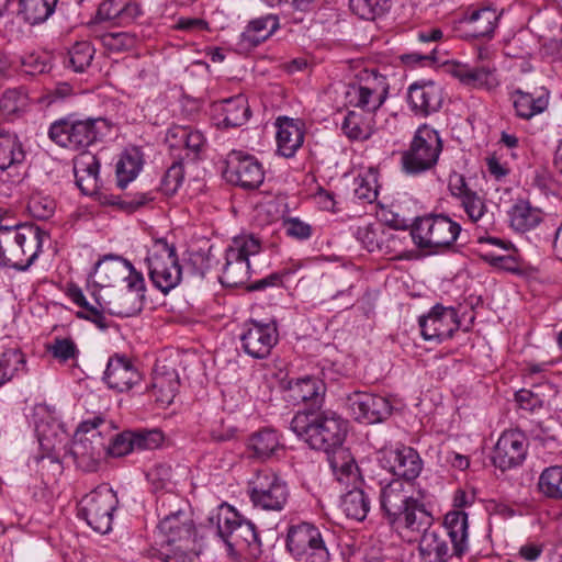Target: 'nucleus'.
Returning <instances> with one entry per match:
<instances>
[{
	"label": "nucleus",
	"instance_id": "obj_1",
	"mask_svg": "<svg viewBox=\"0 0 562 562\" xmlns=\"http://www.w3.org/2000/svg\"><path fill=\"white\" fill-rule=\"evenodd\" d=\"M347 102L360 108L366 113L349 111L345 116L341 130L353 140H366L374 131L373 113L381 108L389 94V83L384 76L375 71H366L358 82L348 85Z\"/></svg>",
	"mask_w": 562,
	"mask_h": 562
},
{
	"label": "nucleus",
	"instance_id": "obj_2",
	"mask_svg": "<svg viewBox=\"0 0 562 562\" xmlns=\"http://www.w3.org/2000/svg\"><path fill=\"white\" fill-rule=\"evenodd\" d=\"M290 426L312 449L326 454L339 449L348 432V420L331 409L300 411Z\"/></svg>",
	"mask_w": 562,
	"mask_h": 562
},
{
	"label": "nucleus",
	"instance_id": "obj_3",
	"mask_svg": "<svg viewBox=\"0 0 562 562\" xmlns=\"http://www.w3.org/2000/svg\"><path fill=\"white\" fill-rule=\"evenodd\" d=\"M380 505L392 526L420 531L431 524L432 517L419 497L414 496L413 484L393 479L381 487Z\"/></svg>",
	"mask_w": 562,
	"mask_h": 562
},
{
	"label": "nucleus",
	"instance_id": "obj_4",
	"mask_svg": "<svg viewBox=\"0 0 562 562\" xmlns=\"http://www.w3.org/2000/svg\"><path fill=\"white\" fill-rule=\"evenodd\" d=\"M46 232L34 224L0 225V266L27 270L42 251Z\"/></svg>",
	"mask_w": 562,
	"mask_h": 562
},
{
	"label": "nucleus",
	"instance_id": "obj_5",
	"mask_svg": "<svg viewBox=\"0 0 562 562\" xmlns=\"http://www.w3.org/2000/svg\"><path fill=\"white\" fill-rule=\"evenodd\" d=\"M461 226L445 214H428L417 217L411 235L420 249L429 255L439 254L450 248L460 235Z\"/></svg>",
	"mask_w": 562,
	"mask_h": 562
},
{
	"label": "nucleus",
	"instance_id": "obj_6",
	"mask_svg": "<svg viewBox=\"0 0 562 562\" xmlns=\"http://www.w3.org/2000/svg\"><path fill=\"white\" fill-rule=\"evenodd\" d=\"M178 516L161 518L157 527V543L161 548L160 560L162 562H186L187 551L194 542V525L188 513H180Z\"/></svg>",
	"mask_w": 562,
	"mask_h": 562
},
{
	"label": "nucleus",
	"instance_id": "obj_7",
	"mask_svg": "<svg viewBox=\"0 0 562 562\" xmlns=\"http://www.w3.org/2000/svg\"><path fill=\"white\" fill-rule=\"evenodd\" d=\"M109 428L101 417L83 420L79 424L75 434L70 456L77 468L85 472H95L103 454H105L106 441L99 427Z\"/></svg>",
	"mask_w": 562,
	"mask_h": 562
},
{
	"label": "nucleus",
	"instance_id": "obj_8",
	"mask_svg": "<svg viewBox=\"0 0 562 562\" xmlns=\"http://www.w3.org/2000/svg\"><path fill=\"white\" fill-rule=\"evenodd\" d=\"M100 124H106L104 119L78 120L68 115L54 121L47 132L48 138L61 148L79 150L94 144L101 135Z\"/></svg>",
	"mask_w": 562,
	"mask_h": 562
},
{
	"label": "nucleus",
	"instance_id": "obj_9",
	"mask_svg": "<svg viewBox=\"0 0 562 562\" xmlns=\"http://www.w3.org/2000/svg\"><path fill=\"white\" fill-rule=\"evenodd\" d=\"M441 151L439 133L423 124L415 132L409 149L402 155L403 170L408 175L425 172L436 166Z\"/></svg>",
	"mask_w": 562,
	"mask_h": 562
},
{
	"label": "nucleus",
	"instance_id": "obj_10",
	"mask_svg": "<svg viewBox=\"0 0 562 562\" xmlns=\"http://www.w3.org/2000/svg\"><path fill=\"white\" fill-rule=\"evenodd\" d=\"M261 244L254 235L233 238L225 251V265L220 282L227 288L241 286L250 277L249 257L259 254Z\"/></svg>",
	"mask_w": 562,
	"mask_h": 562
},
{
	"label": "nucleus",
	"instance_id": "obj_11",
	"mask_svg": "<svg viewBox=\"0 0 562 562\" xmlns=\"http://www.w3.org/2000/svg\"><path fill=\"white\" fill-rule=\"evenodd\" d=\"M314 525L302 522L290 527L286 537V548L290 553L302 562H328L329 551L327 548V538Z\"/></svg>",
	"mask_w": 562,
	"mask_h": 562
},
{
	"label": "nucleus",
	"instance_id": "obj_12",
	"mask_svg": "<svg viewBox=\"0 0 562 562\" xmlns=\"http://www.w3.org/2000/svg\"><path fill=\"white\" fill-rule=\"evenodd\" d=\"M156 248L146 258L148 274L153 284L166 294L180 283L182 270L173 245L165 239H157Z\"/></svg>",
	"mask_w": 562,
	"mask_h": 562
},
{
	"label": "nucleus",
	"instance_id": "obj_13",
	"mask_svg": "<svg viewBox=\"0 0 562 562\" xmlns=\"http://www.w3.org/2000/svg\"><path fill=\"white\" fill-rule=\"evenodd\" d=\"M117 503L115 492L108 485H101L82 498L79 515L94 531L104 535L112 529Z\"/></svg>",
	"mask_w": 562,
	"mask_h": 562
},
{
	"label": "nucleus",
	"instance_id": "obj_14",
	"mask_svg": "<svg viewBox=\"0 0 562 562\" xmlns=\"http://www.w3.org/2000/svg\"><path fill=\"white\" fill-rule=\"evenodd\" d=\"M217 535L229 551L258 543L255 525L245 519L232 506H221L216 515Z\"/></svg>",
	"mask_w": 562,
	"mask_h": 562
},
{
	"label": "nucleus",
	"instance_id": "obj_15",
	"mask_svg": "<svg viewBox=\"0 0 562 562\" xmlns=\"http://www.w3.org/2000/svg\"><path fill=\"white\" fill-rule=\"evenodd\" d=\"M248 494L256 507L280 512L288 502L289 488L274 472L261 470L249 481Z\"/></svg>",
	"mask_w": 562,
	"mask_h": 562
},
{
	"label": "nucleus",
	"instance_id": "obj_16",
	"mask_svg": "<svg viewBox=\"0 0 562 562\" xmlns=\"http://www.w3.org/2000/svg\"><path fill=\"white\" fill-rule=\"evenodd\" d=\"M346 406L355 420L367 425L383 423L393 412V406L386 397L361 391L348 394Z\"/></svg>",
	"mask_w": 562,
	"mask_h": 562
},
{
	"label": "nucleus",
	"instance_id": "obj_17",
	"mask_svg": "<svg viewBox=\"0 0 562 562\" xmlns=\"http://www.w3.org/2000/svg\"><path fill=\"white\" fill-rule=\"evenodd\" d=\"M279 340L277 323L274 321L260 322L249 319L244 325L240 335L243 350L255 359H265Z\"/></svg>",
	"mask_w": 562,
	"mask_h": 562
},
{
	"label": "nucleus",
	"instance_id": "obj_18",
	"mask_svg": "<svg viewBox=\"0 0 562 562\" xmlns=\"http://www.w3.org/2000/svg\"><path fill=\"white\" fill-rule=\"evenodd\" d=\"M26 151L16 134L0 132V183L18 184L23 179L22 169Z\"/></svg>",
	"mask_w": 562,
	"mask_h": 562
},
{
	"label": "nucleus",
	"instance_id": "obj_19",
	"mask_svg": "<svg viewBox=\"0 0 562 562\" xmlns=\"http://www.w3.org/2000/svg\"><path fill=\"white\" fill-rule=\"evenodd\" d=\"M418 324L425 340L442 341L459 329L458 313L453 307L436 304L427 315L419 317Z\"/></svg>",
	"mask_w": 562,
	"mask_h": 562
},
{
	"label": "nucleus",
	"instance_id": "obj_20",
	"mask_svg": "<svg viewBox=\"0 0 562 562\" xmlns=\"http://www.w3.org/2000/svg\"><path fill=\"white\" fill-rule=\"evenodd\" d=\"M379 460L384 469L397 476L396 479L409 483L419 475L423 469V461L412 447L401 446L394 449H384L381 451Z\"/></svg>",
	"mask_w": 562,
	"mask_h": 562
},
{
	"label": "nucleus",
	"instance_id": "obj_21",
	"mask_svg": "<svg viewBox=\"0 0 562 562\" xmlns=\"http://www.w3.org/2000/svg\"><path fill=\"white\" fill-rule=\"evenodd\" d=\"M527 456V439L519 430H507L498 438L492 456L493 464L506 471L519 467Z\"/></svg>",
	"mask_w": 562,
	"mask_h": 562
},
{
	"label": "nucleus",
	"instance_id": "obj_22",
	"mask_svg": "<svg viewBox=\"0 0 562 562\" xmlns=\"http://www.w3.org/2000/svg\"><path fill=\"white\" fill-rule=\"evenodd\" d=\"M407 100L415 115L426 117L441 109L443 89L432 80L416 81L408 87Z\"/></svg>",
	"mask_w": 562,
	"mask_h": 562
},
{
	"label": "nucleus",
	"instance_id": "obj_23",
	"mask_svg": "<svg viewBox=\"0 0 562 562\" xmlns=\"http://www.w3.org/2000/svg\"><path fill=\"white\" fill-rule=\"evenodd\" d=\"M95 272L104 274L108 280H115L124 276L127 291L137 292L139 300L145 297V280L140 272L136 271L134 266L127 259L120 256L109 255L95 265Z\"/></svg>",
	"mask_w": 562,
	"mask_h": 562
},
{
	"label": "nucleus",
	"instance_id": "obj_24",
	"mask_svg": "<svg viewBox=\"0 0 562 562\" xmlns=\"http://www.w3.org/2000/svg\"><path fill=\"white\" fill-rule=\"evenodd\" d=\"M99 305L103 312L119 317H131L138 314L143 308V301L137 292L112 286L99 289Z\"/></svg>",
	"mask_w": 562,
	"mask_h": 562
},
{
	"label": "nucleus",
	"instance_id": "obj_25",
	"mask_svg": "<svg viewBox=\"0 0 562 562\" xmlns=\"http://www.w3.org/2000/svg\"><path fill=\"white\" fill-rule=\"evenodd\" d=\"M142 376L132 361L125 356L115 353L106 363L102 380L109 389L125 392L140 381Z\"/></svg>",
	"mask_w": 562,
	"mask_h": 562
},
{
	"label": "nucleus",
	"instance_id": "obj_26",
	"mask_svg": "<svg viewBox=\"0 0 562 562\" xmlns=\"http://www.w3.org/2000/svg\"><path fill=\"white\" fill-rule=\"evenodd\" d=\"M235 159L236 162L233 159L227 162L226 178L244 189L258 188L265 179L261 164L252 156H241L240 154H237Z\"/></svg>",
	"mask_w": 562,
	"mask_h": 562
},
{
	"label": "nucleus",
	"instance_id": "obj_27",
	"mask_svg": "<svg viewBox=\"0 0 562 562\" xmlns=\"http://www.w3.org/2000/svg\"><path fill=\"white\" fill-rule=\"evenodd\" d=\"M425 530L419 541L418 550L420 558L425 562H448L453 557H462L463 554L454 549L447 533L440 530Z\"/></svg>",
	"mask_w": 562,
	"mask_h": 562
},
{
	"label": "nucleus",
	"instance_id": "obj_28",
	"mask_svg": "<svg viewBox=\"0 0 562 562\" xmlns=\"http://www.w3.org/2000/svg\"><path fill=\"white\" fill-rule=\"evenodd\" d=\"M289 397L292 402L305 403L311 405L308 409H322L326 384L324 381L314 375H305L289 382Z\"/></svg>",
	"mask_w": 562,
	"mask_h": 562
},
{
	"label": "nucleus",
	"instance_id": "obj_29",
	"mask_svg": "<svg viewBox=\"0 0 562 562\" xmlns=\"http://www.w3.org/2000/svg\"><path fill=\"white\" fill-rule=\"evenodd\" d=\"M447 71L462 85L471 88L492 89L498 85L495 68L490 64L470 66L468 64L453 61L447 65Z\"/></svg>",
	"mask_w": 562,
	"mask_h": 562
},
{
	"label": "nucleus",
	"instance_id": "obj_30",
	"mask_svg": "<svg viewBox=\"0 0 562 562\" xmlns=\"http://www.w3.org/2000/svg\"><path fill=\"white\" fill-rule=\"evenodd\" d=\"M217 125L228 128L244 125L250 116V108L245 95L238 94L213 104Z\"/></svg>",
	"mask_w": 562,
	"mask_h": 562
},
{
	"label": "nucleus",
	"instance_id": "obj_31",
	"mask_svg": "<svg viewBox=\"0 0 562 562\" xmlns=\"http://www.w3.org/2000/svg\"><path fill=\"white\" fill-rule=\"evenodd\" d=\"M276 126L278 153L285 158L294 157L304 142L303 123L300 120L279 116Z\"/></svg>",
	"mask_w": 562,
	"mask_h": 562
},
{
	"label": "nucleus",
	"instance_id": "obj_32",
	"mask_svg": "<svg viewBox=\"0 0 562 562\" xmlns=\"http://www.w3.org/2000/svg\"><path fill=\"white\" fill-rule=\"evenodd\" d=\"M477 243L480 245V256L484 261L507 271L516 270L517 262L510 254L514 250L512 244L495 237H480Z\"/></svg>",
	"mask_w": 562,
	"mask_h": 562
},
{
	"label": "nucleus",
	"instance_id": "obj_33",
	"mask_svg": "<svg viewBox=\"0 0 562 562\" xmlns=\"http://www.w3.org/2000/svg\"><path fill=\"white\" fill-rule=\"evenodd\" d=\"M442 533L459 552L464 554L469 549V516L464 510L452 509L445 515Z\"/></svg>",
	"mask_w": 562,
	"mask_h": 562
},
{
	"label": "nucleus",
	"instance_id": "obj_34",
	"mask_svg": "<svg viewBox=\"0 0 562 562\" xmlns=\"http://www.w3.org/2000/svg\"><path fill=\"white\" fill-rule=\"evenodd\" d=\"M68 296L76 305L81 307V311L77 312V317L93 323L101 330H105L110 327V322L105 316L106 313L103 312L102 306L99 305V290L92 293L94 303L89 302L78 286L69 288Z\"/></svg>",
	"mask_w": 562,
	"mask_h": 562
},
{
	"label": "nucleus",
	"instance_id": "obj_35",
	"mask_svg": "<svg viewBox=\"0 0 562 562\" xmlns=\"http://www.w3.org/2000/svg\"><path fill=\"white\" fill-rule=\"evenodd\" d=\"M99 170V159L90 153H82L75 159L74 173L76 183L85 194H92L97 191Z\"/></svg>",
	"mask_w": 562,
	"mask_h": 562
},
{
	"label": "nucleus",
	"instance_id": "obj_36",
	"mask_svg": "<svg viewBox=\"0 0 562 562\" xmlns=\"http://www.w3.org/2000/svg\"><path fill=\"white\" fill-rule=\"evenodd\" d=\"M542 220V211L524 199L517 200L508 210L509 226L518 233L536 228Z\"/></svg>",
	"mask_w": 562,
	"mask_h": 562
},
{
	"label": "nucleus",
	"instance_id": "obj_37",
	"mask_svg": "<svg viewBox=\"0 0 562 562\" xmlns=\"http://www.w3.org/2000/svg\"><path fill=\"white\" fill-rule=\"evenodd\" d=\"M142 14L139 5L130 0H104L98 8L97 20L99 22L116 21L117 23H131Z\"/></svg>",
	"mask_w": 562,
	"mask_h": 562
},
{
	"label": "nucleus",
	"instance_id": "obj_38",
	"mask_svg": "<svg viewBox=\"0 0 562 562\" xmlns=\"http://www.w3.org/2000/svg\"><path fill=\"white\" fill-rule=\"evenodd\" d=\"M180 386L179 375L175 369L166 367L155 369L151 390L161 404H171Z\"/></svg>",
	"mask_w": 562,
	"mask_h": 562
},
{
	"label": "nucleus",
	"instance_id": "obj_39",
	"mask_svg": "<svg viewBox=\"0 0 562 562\" xmlns=\"http://www.w3.org/2000/svg\"><path fill=\"white\" fill-rule=\"evenodd\" d=\"M248 448L256 458L263 461L279 457V453L284 451L277 431L272 429H261L252 434L248 440Z\"/></svg>",
	"mask_w": 562,
	"mask_h": 562
},
{
	"label": "nucleus",
	"instance_id": "obj_40",
	"mask_svg": "<svg viewBox=\"0 0 562 562\" xmlns=\"http://www.w3.org/2000/svg\"><path fill=\"white\" fill-rule=\"evenodd\" d=\"M279 29L277 15L267 14L251 20L241 33V41L247 46L256 47L268 40Z\"/></svg>",
	"mask_w": 562,
	"mask_h": 562
},
{
	"label": "nucleus",
	"instance_id": "obj_41",
	"mask_svg": "<svg viewBox=\"0 0 562 562\" xmlns=\"http://www.w3.org/2000/svg\"><path fill=\"white\" fill-rule=\"evenodd\" d=\"M58 0H19L18 15L30 25L46 22L56 11Z\"/></svg>",
	"mask_w": 562,
	"mask_h": 562
},
{
	"label": "nucleus",
	"instance_id": "obj_42",
	"mask_svg": "<svg viewBox=\"0 0 562 562\" xmlns=\"http://www.w3.org/2000/svg\"><path fill=\"white\" fill-rule=\"evenodd\" d=\"M143 154L137 147L125 149L116 165L117 186L125 189L143 167Z\"/></svg>",
	"mask_w": 562,
	"mask_h": 562
},
{
	"label": "nucleus",
	"instance_id": "obj_43",
	"mask_svg": "<svg viewBox=\"0 0 562 562\" xmlns=\"http://www.w3.org/2000/svg\"><path fill=\"white\" fill-rule=\"evenodd\" d=\"M499 14L496 9L486 7L475 10L468 20L471 35L474 37H490L497 25Z\"/></svg>",
	"mask_w": 562,
	"mask_h": 562
},
{
	"label": "nucleus",
	"instance_id": "obj_44",
	"mask_svg": "<svg viewBox=\"0 0 562 562\" xmlns=\"http://www.w3.org/2000/svg\"><path fill=\"white\" fill-rule=\"evenodd\" d=\"M340 506L347 517L361 521L370 510V498L364 491L353 488L344 495Z\"/></svg>",
	"mask_w": 562,
	"mask_h": 562
},
{
	"label": "nucleus",
	"instance_id": "obj_45",
	"mask_svg": "<svg viewBox=\"0 0 562 562\" xmlns=\"http://www.w3.org/2000/svg\"><path fill=\"white\" fill-rule=\"evenodd\" d=\"M548 106V99L544 95L535 98L532 94L517 90L514 94V108L521 119H531Z\"/></svg>",
	"mask_w": 562,
	"mask_h": 562
},
{
	"label": "nucleus",
	"instance_id": "obj_46",
	"mask_svg": "<svg viewBox=\"0 0 562 562\" xmlns=\"http://www.w3.org/2000/svg\"><path fill=\"white\" fill-rule=\"evenodd\" d=\"M26 360L19 349H9L0 356V386L25 371Z\"/></svg>",
	"mask_w": 562,
	"mask_h": 562
},
{
	"label": "nucleus",
	"instance_id": "obj_47",
	"mask_svg": "<svg viewBox=\"0 0 562 562\" xmlns=\"http://www.w3.org/2000/svg\"><path fill=\"white\" fill-rule=\"evenodd\" d=\"M94 48L89 42H77L68 52L64 64L75 72H83L91 65Z\"/></svg>",
	"mask_w": 562,
	"mask_h": 562
},
{
	"label": "nucleus",
	"instance_id": "obj_48",
	"mask_svg": "<svg viewBox=\"0 0 562 562\" xmlns=\"http://www.w3.org/2000/svg\"><path fill=\"white\" fill-rule=\"evenodd\" d=\"M327 456L329 465L338 481L342 482L345 479L356 475L357 463L351 453L342 446Z\"/></svg>",
	"mask_w": 562,
	"mask_h": 562
},
{
	"label": "nucleus",
	"instance_id": "obj_49",
	"mask_svg": "<svg viewBox=\"0 0 562 562\" xmlns=\"http://www.w3.org/2000/svg\"><path fill=\"white\" fill-rule=\"evenodd\" d=\"M538 486L547 497L562 499V463L546 468L539 477Z\"/></svg>",
	"mask_w": 562,
	"mask_h": 562
},
{
	"label": "nucleus",
	"instance_id": "obj_50",
	"mask_svg": "<svg viewBox=\"0 0 562 562\" xmlns=\"http://www.w3.org/2000/svg\"><path fill=\"white\" fill-rule=\"evenodd\" d=\"M392 0H349V8L360 19L372 21L391 8Z\"/></svg>",
	"mask_w": 562,
	"mask_h": 562
},
{
	"label": "nucleus",
	"instance_id": "obj_51",
	"mask_svg": "<svg viewBox=\"0 0 562 562\" xmlns=\"http://www.w3.org/2000/svg\"><path fill=\"white\" fill-rule=\"evenodd\" d=\"M154 199L151 192L127 191L116 196L113 204L126 213H134Z\"/></svg>",
	"mask_w": 562,
	"mask_h": 562
},
{
	"label": "nucleus",
	"instance_id": "obj_52",
	"mask_svg": "<svg viewBox=\"0 0 562 562\" xmlns=\"http://www.w3.org/2000/svg\"><path fill=\"white\" fill-rule=\"evenodd\" d=\"M46 350L60 363L75 360L79 356V349L71 338L56 337L47 345Z\"/></svg>",
	"mask_w": 562,
	"mask_h": 562
},
{
	"label": "nucleus",
	"instance_id": "obj_53",
	"mask_svg": "<svg viewBox=\"0 0 562 562\" xmlns=\"http://www.w3.org/2000/svg\"><path fill=\"white\" fill-rule=\"evenodd\" d=\"M184 179V168L181 161H175L165 172L160 181V191L166 195L175 194Z\"/></svg>",
	"mask_w": 562,
	"mask_h": 562
},
{
	"label": "nucleus",
	"instance_id": "obj_54",
	"mask_svg": "<svg viewBox=\"0 0 562 562\" xmlns=\"http://www.w3.org/2000/svg\"><path fill=\"white\" fill-rule=\"evenodd\" d=\"M24 105V97L18 89H8L0 97V113L8 120H12Z\"/></svg>",
	"mask_w": 562,
	"mask_h": 562
},
{
	"label": "nucleus",
	"instance_id": "obj_55",
	"mask_svg": "<svg viewBox=\"0 0 562 562\" xmlns=\"http://www.w3.org/2000/svg\"><path fill=\"white\" fill-rule=\"evenodd\" d=\"M169 137L179 138L177 144L171 146H184L193 153H199L204 145V137L199 131H190L183 127L171 130L168 133Z\"/></svg>",
	"mask_w": 562,
	"mask_h": 562
},
{
	"label": "nucleus",
	"instance_id": "obj_56",
	"mask_svg": "<svg viewBox=\"0 0 562 562\" xmlns=\"http://www.w3.org/2000/svg\"><path fill=\"white\" fill-rule=\"evenodd\" d=\"M134 435L133 447L134 451L138 450H151L158 448L164 441V435L158 429H143L137 431H132Z\"/></svg>",
	"mask_w": 562,
	"mask_h": 562
},
{
	"label": "nucleus",
	"instance_id": "obj_57",
	"mask_svg": "<svg viewBox=\"0 0 562 562\" xmlns=\"http://www.w3.org/2000/svg\"><path fill=\"white\" fill-rule=\"evenodd\" d=\"M102 43L108 50L120 53L133 48L136 37L127 32L108 33L103 35Z\"/></svg>",
	"mask_w": 562,
	"mask_h": 562
},
{
	"label": "nucleus",
	"instance_id": "obj_58",
	"mask_svg": "<svg viewBox=\"0 0 562 562\" xmlns=\"http://www.w3.org/2000/svg\"><path fill=\"white\" fill-rule=\"evenodd\" d=\"M132 430H126L110 438L106 442L105 453L112 457H123L134 451Z\"/></svg>",
	"mask_w": 562,
	"mask_h": 562
},
{
	"label": "nucleus",
	"instance_id": "obj_59",
	"mask_svg": "<svg viewBox=\"0 0 562 562\" xmlns=\"http://www.w3.org/2000/svg\"><path fill=\"white\" fill-rule=\"evenodd\" d=\"M461 205L473 223L483 221L487 211L484 200L475 191L468 192L461 201Z\"/></svg>",
	"mask_w": 562,
	"mask_h": 562
},
{
	"label": "nucleus",
	"instance_id": "obj_60",
	"mask_svg": "<svg viewBox=\"0 0 562 562\" xmlns=\"http://www.w3.org/2000/svg\"><path fill=\"white\" fill-rule=\"evenodd\" d=\"M187 513L184 509L183 501L176 494L162 493L157 497V512L158 516L166 518L170 516H178L176 512Z\"/></svg>",
	"mask_w": 562,
	"mask_h": 562
},
{
	"label": "nucleus",
	"instance_id": "obj_61",
	"mask_svg": "<svg viewBox=\"0 0 562 562\" xmlns=\"http://www.w3.org/2000/svg\"><path fill=\"white\" fill-rule=\"evenodd\" d=\"M286 235L299 240L308 239L312 235V226L297 217H289L283 221Z\"/></svg>",
	"mask_w": 562,
	"mask_h": 562
},
{
	"label": "nucleus",
	"instance_id": "obj_62",
	"mask_svg": "<svg viewBox=\"0 0 562 562\" xmlns=\"http://www.w3.org/2000/svg\"><path fill=\"white\" fill-rule=\"evenodd\" d=\"M59 426L57 424H48L38 422L35 425V431L37 434L38 441L41 446L47 450L53 449L55 447V440L57 436L56 429Z\"/></svg>",
	"mask_w": 562,
	"mask_h": 562
},
{
	"label": "nucleus",
	"instance_id": "obj_63",
	"mask_svg": "<svg viewBox=\"0 0 562 562\" xmlns=\"http://www.w3.org/2000/svg\"><path fill=\"white\" fill-rule=\"evenodd\" d=\"M515 398L519 404L520 408L526 411H535L536 408L542 407L543 401L530 390L521 389L515 394Z\"/></svg>",
	"mask_w": 562,
	"mask_h": 562
},
{
	"label": "nucleus",
	"instance_id": "obj_64",
	"mask_svg": "<svg viewBox=\"0 0 562 562\" xmlns=\"http://www.w3.org/2000/svg\"><path fill=\"white\" fill-rule=\"evenodd\" d=\"M30 211L33 215L41 220H46L54 214L55 204L50 200H33L30 202Z\"/></svg>",
	"mask_w": 562,
	"mask_h": 562
}]
</instances>
